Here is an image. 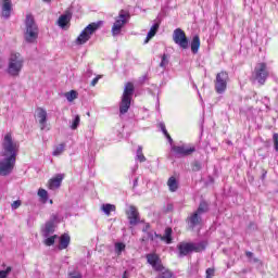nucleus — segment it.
Here are the masks:
<instances>
[{
	"mask_svg": "<svg viewBox=\"0 0 278 278\" xmlns=\"http://www.w3.org/2000/svg\"><path fill=\"white\" fill-rule=\"evenodd\" d=\"M101 210H102V212H104V214L106 216H110V214H112V212H116V205H114V204H102Z\"/></svg>",
	"mask_w": 278,
	"mask_h": 278,
	"instance_id": "nucleus-26",
	"label": "nucleus"
},
{
	"mask_svg": "<svg viewBox=\"0 0 278 278\" xmlns=\"http://www.w3.org/2000/svg\"><path fill=\"white\" fill-rule=\"evenodd\" d=\"M79 123H81V117H79V115H75L70 126L71 129H77V127H79Z\"/></svg>",
	"mask_w": 278,
	"mask_h": 278,
	"instance_id": "nucleus-30",
	"label": "nucleus"
},
{
	"mask_svg": "<svg viewBox=\"0 0 278 278\" xmlns=\"http://www.w3.org/2000/svg\"><path fill=\"white\" fill-rule=\"evenodd\" d=\"M125 243L123 242H117L115 243V253L116 255H121L123 253V251H125Z\"/></svg>",
	"mask_w": 278,
	"mask_h": 278,
	"instance_id": "nucleus-33",
	"label": "nucleus"
},
{
	"mask_svg": "<svg viewBox=\"0 0 278 278\" xmlns=\"http://www.w3.org/2000/svg\"><path fill=\"white\" fill-rule=\"evenodd\" d=\"M26 30L24 33V38L26 40V42L34 45V42H36V40H38V25L36 24V21H34V16L33 15H27L26 16Z\"/></svg>",
	"mask_w": 278,
	"mask_h": 278,
	"instance_id": "nucleus-3",
	"label": "nucleus"
},
{
	"mask_svg": "<svg viewBox=\"0 0 278 278\" xmlns=\"http://www.w3.org/2000/svg\"><path fill=\"white\" fill-rule=\"evenodd\" d=\"M138 168V165L135 167L134 173H136V169Z\"/></svg>",
	"mask_w": 278,
	"mask_h": 278,
	"instance_id": "nucleus-51",
	"label": "nucleus"
},
{
	"mask_svg": "<svg viewBox=\"0 0 278 278\" xmlns=\"http://www.w3.org/2000/svg\"><path fill=\"white\" fill-rule=\"evenodd\" d=\"M229 81V74L225 71L217 73L215 79V92L217 94H225L227 90V83Z\"/></svg>",
	"mask_w": 278,
	"mask_h": 278,
	"instance_id": "nucleus-9",
	"label": "nucleus"
},
{
	"mask_svg": "<svg viewBox=\"0 0 278 278\" xmlns=\"http://www.w3.org/2000/svg\"><path fill=\"white\" fill-rule=\"evenodd\" d=\"M160 128H161L162 132L164 134V136H168V130H166V125H164V123L160 124Z\"/></svg>",
	"mask_w": 278,
	"mask_h": 278,
	"instance_id": "nucleus-42",
	"label": "nucleus"
},
{
	"mask_svg": "<svg viewBox=\"0 0 278 278\" xmlns=\"http://www.w3.org/2000/svg\"><path fill=\"white\" fill-rule=\"evenodd\" d=\"M268 66L266 63H257L254 68V77L261 86H264L266 84V79H268Z\"/></svg>",
	"mask_w": 278,
	"mask_h": 278,
	"instance_id": "nucleus-11",
	"label": "nucleus"
},
{
	"mask_svg": "<svg viewBox=\"0 0 278 278\" xmlns=\"http://www.w3.org/2000/svg\"><path fill=\"white\" fill-rule=\"evenodd\" d=\"M62 181H64V174H56L49 180L48 188L50 190H58L62 186Z\"/></svg>",
	"mask_w": 278,
	"mask_h": 278,
	"instance_id": "nucleus-18",
	"label": "nucleus"
},
{
	"mask_svg": "<svg viewBox=\"0 0 278 278\" xmlns=\"http://www.w3.org/2000/svg\"><path fill=\"white\" fill-rule=\"evenodd\" d=\"M65 98L67 99V101H70V103L75 101V99H77V91L72 90L70 92H66Z\"/></svg>",
	"mask_w": 278,
	"mask_h": 278,
	"instance_id": "nucleus-32",
	"label": "nucleus"
},
{
	"mask_svg": "<svg viewBox=\"0 0 278 278\" xmlns=\"http://www.w3.org/2000/svg\"><path fill=\"white\" fill-rule=\"evenodd\" d=\"M1 16L2 18H10L12 16L13 4L12 0H0Z\"/></svg>",
	"mask_w": 278,
	"mask_h": 278,
	"instance_id": "nucleus-16",
	"label": "nucleus"
},
{
	"mask_svg": "<svg viewBox=\"0 0 278 278\" xmlns=\"http://www.w3.org/2000/svg\"><path fill=\"white\" fill-rule=\"evenodd\" d=\"M177 249L179 251V257H186V255H190V253H201V251H205V244L203 242H180Z\"/></svg>",
	"mask_w": 278,
	"mask_h": 278,
	"instance_id": "nucleus-4",
	"label": "nucleus"
},
{
	"mask_svg": "<svg viewBox=\"0 0 278 278\" xmlns=\"http://www.w3.org/2000/svg\"><path fill=\"white\" fill-rule=\"evenodd\" d=\"M146 260L150 266H152L153 270H156V273H161L164 270V265H162V260H160V256L155 253H150L146 255Z\"/></svg>",
	"mask_w": 278,
	"mask_h": 278,
	"instance_id": "nucleus-14",
	"label": "nucleus"
},
{
	"mask_svg": "<svg viewBox=\"0 0 278 278\" xmlns=\"http://www.w3.org/2000/svg\"><path fill=\"white\" fill-rule=\"evenodd\" d=\"M12 273V267H7V270H0V278H8V275Z\"/></svg>",
	"mask_w": 278,
	"mask_h": 278,
	"instance_id": "nucleus-37",
	"label": "nucleus"
},
{
	"mask_svg": "<svg viewBox=\"0 0 278 278\" xmlns=\"http://www.w3.org/2000/svg\"><path fill=\"white\" fill-rule=\"evenodd\" d=\"M50 203H53V200H50Z\"/></svg>",
	"mask_w": 278,
	"mask_h": 278,
	"instance_id": "nucleus-52",
	"label": "nucleus"
},
{
	"mask_svg": "<svg viewBox=\"0 0 278 278\" xmlns=\"http://www.w3.org/2000/svg\"><path fill=\"white\" fill-rule=\"evenodd\" d=\"M200 48H201V38H199V36L195 35L192 38V41H191V51H192V53H194V54L199 53Z\"/></svg>",
	"mask_w": 278,
	"mask_h": 278,
	"instance_id": "nucleus-22",
	"label": "nucleus"
},
{
	"mask_svg": "<svg viewBox=\"0 0 278 278\" xmlns=\"http://www.w3.org/2000/svg\"><path fill=\"white\" fill-rule=\"evenodd\" d=\"M45 3H51V0H42Z\"/></svg>",
	"mask_w": 278,
	"mask_h": 278,
	"instance_id": "nucleus-50",
	"label": "nucleus"
},
{
	"mask_svg": "<svg viewBox=\"0 0 278 278\" xmlns=\"http://www.w3.org/2000/svg\"><path fill=\"white\" fill-rule=\"evenodd\" d=\"M71 21L70 14H63L59 17V27H64L65 25H68V22Z\"/></svg>",
	"mask_w": 278,
	"mask_h": 278,
	"instance_id": "nucleus-27",
	"label": "nucleus"
},
{
	"mask_svg": "<svg viewBox=\"0 0 278 278\" xmlns=\"http://www.w3.org/2000/svg\"><path fill=\"white\" fill-rule=\"evenodd\" d=\"M214 268H207L206 269V278H213L214 277Z\"/></svg>",
	"mask_w": 278,
	"mask_h": 278,
	"instance_id": "nucleus-41",
	"label": "nucleus"
},
{
	"mask_svg": "<svg viewBox=\"0 0 278 278\" xmlns=\"http://www.w3.org/2000/svg\"><path fill=\"white\" fill-rule=\"evenodd\" d=\"M66 149V143H61V144H59V146H55L54 147V150H53V152H52V155L54 156V157H58V156H60V155H62L63 153H64V150Z\"/></svg>",
	"mask_w": 278,
	"mask_h": 278,
	"instance_id": "nucleus-25",
	"label": "nucleus"
},
{
	"mask_svg": "<svg viewBox=\"0 0 278 278\" xmlns=\"http://www.w3.org/2000/svg\"><path fill=\"white\" fill-rule=\"evenodd\" d=\"M165 137L167 138L168 142H173V138L170 137V135L167 132V135H165Z\"/></svg>",
	"mask_w": 278,
	"mask_h": 278,
	"instance_id": "nucleus-46",
	"label": "nucleus"
},
{
	"mask_svg": "<svg viewBox=\"0 0 278 278\" xmlns=\"http://www.w3.org/2000/svg\"><path fill=\"white\" fill-rule=\"evenodd\" d=\"M55 238H58V236H51V237H46L45 240V245L46 247H53V244H55Z\"/></svg>",
	"mask_w": 278,
	"mask_h": 278,
	"instance_id": "nucleus-35",
	"label": "nucleus"
},
{
	"mask_svg": "<svg viewBox=\"0 0 278 278\" xmlns=\"http://www.w3.org/2000/svg\"><path fill=\"white\" fill-rule=\"evenodd\" d=\"M21 205H22L21 200H16V201H14V202L11 204V208H12V210H18Z\"/></svg>",
	"mask_w": 278,
	"mask_h": 278,
	"instance_id": "nucleus-39",
	"label": "nucleus"
},
{
	"mask_svg": "<svg viewBox=\"0 0 278 278\" xmlns=\"http://www.w3.org/2000/svg\"><path fill=\"white\" fill-rule=\"evenodd\" d=\"M99 29V24L91 23L85 29L79 34V36L76 38L75 43L76 45H86L88 40L92 37V34H94Z\"/></svg>",
	"mask_w": 278,
	"mask_h": 278,
	"instance_id": "nucleus-8",
	"label": "nucleus"
},
{
	"mask_svg": "<svg viewBox=\"0 0 278 278\" xmlns=\"http://www.w3.org/2000/svg\"><path fill=\"white\" fill-rule=\"evenodd\" d=\"M167 186L170 192H177V189L179 188V182H177V178H175V176H172L167 180Z\"/></svg>",
	"mask_w": 278,
	"mask_h": 278,
	"instance_id": "nucleus-24",
	"label": "nucleus"
},
{
	"mask_svg": "<svg viewBox=\"0 0 278 278\" xmlns=\"http://www.w3.org/2000/svg\"><path fill=\"white\" fill-rule=\"evenodd\" d=\"M127 218L129 220V225H138L140 223V213L138 212V208L134 205L128 206V210L126 211Z\"/></svg>",
	"mask_w": 278,
	"mask_h": 278,
	"instance_id": "nucleus-15",
	"label": "nucleus"
},
{
	"mask_svg": "<svg viewBox=\"0 0 278 278\" xmlns=\"http://www.w3.org/2000/svg\"><path fill=\"white\" fill-rule=\"evenodd\" d=\"M149 229H151V225L147 224L143 229H142V232L143 233H148L149 232Z\"/></svg>",
	"mask_w": 278,
	"mask_h": 278,
	"instance_id": "nucleus-45",
	"label": "nucleus"
},
{
	"mask_svg": "<svg viewBox=\"0 0 278 278\" xmlns=\"http://www.w3.org/2000/svg\"><path fill=\"white\" fill-rule=\"evenodd\" d=\"M25 66V59L18 52H12L8 60L7 74L9 77H21Z\"/></svg>",
	"mask_w": 278,
	"mask_h": 278,
	"instance_id": "nucleus-1",
	"label": "nucleus"
},
{
	"mask_svg": "<svg viewBox=\"0 0 278 278\" xmlns=\"http://www.w3.org/2000/svg\"><path fill=\"white\" fill-rule=\"evenodd\" d=\"M191 168L194 173H198V170L201 168V163H199V161H194L192 164H191Z\"/></svg>",
	"mask_w": 278,
	"mask_h": 278,
	"instance_id": "nucleus-38",
	"label": "nucleus"
},
{
	"mask_svg": "<svg viewBox=\"0 0 278 278\" xmlns=\"http://www.w3.org/2000/svg\"><path fill=\"white\" fill-rule=\"evenodd\" d=\"M156 278H173V273H170V270L168 269H164L162 271H160L159 276Z\"/></svg>",
	"mask_w": 278,
	"mask_h": 278,
	"instance_id": "nucleus-34",
	"label": "nucleus"
},
{
	"mask_svg": "<svg viewBox=\"0 0 278 278\" xmlns=\"http://www.w3.org/2000/svg\"><path fill=\"white\" fill-rule=\"evenodd\" d=\"M70 278H81V275L77 271L70 273Z\"/></svg>",
	"mask_w": 278,
	"mask_h": 278,
	"instance_id": "nucleus-43",
	"label": "nucleus"
},
{
	"mask_svg": "<svg viewBox=\"0 0 278 278\" xmlns=\"http://www.w3.org/2000/svg\"><path fill=\"white\" fill-rule=\"evenodd\" d=\"M99 79H101V76H97L91 80V86H96L97 84H99Z\"/></svg>",
	"mask_w": 278,
	"mask_h": 278,
	"instance_id": "nucleus-44",
	"label": "nucleus"
},
{
	"mask_svg": "<svg viewBox=\"0 0 278 278\" xmlns=\"http://www.w3.org/2000/svg\"><path fill=\"white\" fill-rule=\"evenodd\" d=\"M135 160L138 162H147V156L142 153V146L138 147Z\"/></svg>",
	"mask_w": 278,
	"mask_h": 278,
	"instance_id": "nucleus-28",
	"label": "nucleus"
},
{
	"mask_svg": "<svg viewBox=\"0 0 278 278\" xmlns=\"http://www.w3.org/2000/svg\"><path fill=\"white\" fill-rule=\"evenodd\" d=\"M54 232H55V222L53 220L47 222L42 229L43 238H49V236H52V233Z\"/></svg>",
	"mask_w": 278,
	"mask_h": 278,
	"instance_id": "nucleus-20",
	"label": "nucleus"
},
{
	"mask_svg": "<svg viewBox=\"0 0 278 278\" xmlns=\"http://www.w3.org/2000/svg\"><path fill=\"white\" fill-rule=\"evenodd\" d=\"M123 278H129V277L127 276V271H124Z\"/></svg>",
	"mask_w": 278,
	"mask_h": 278,
	"instance_id": "nucleus-49",
	"label": "nucleus"
},
{
	"mask_svg": "<svg viewBox=\"0 0 278 278\" xmlns=\"http://www.w3.org/2000/svg\"><path fill=\"white\" fill-rule=\"evenodd\" d=\"M146 233H147V237L142 238V242H147V240H151L153 242V240H155V238H157V237H155L156 232H154V235L151 231L146 232Z\"/></svg>",
	"mask_w": 278,
	"mask_h": 278,
	"instance_id": "nucleus-36",
	"label": "nucleus"
},
{
	"mask_svg": "<svg viewBox=\"0 0 278 278\" xmlns=\"http://www.w3.org/2000/svg\"><path fill=\"white\" fill-rule=\"evenodd\" d=\"M129 12L125 10H121L118 16L115 18V22L111 28L112 36H121V31H123V27L129 23Z\"/></svg>",
	"mask_w": 278,
	"mask_h": 278,
	"instance_id": "nucleus-7",
	"label": "nucleus"
},
{
	"mask_svg": "<svg viewBox=\"0 0 278 278\" xmlns=\"http://www.w3.org/2000/svg\"><path fill=\"white\" fill-rule=\"evenodd\" d=\"M38 197L40 198L42 203H47V201H49V192H47V190L45 189L38 190Z\"/></svg>",
	"mask_w": 278,
	"mask_h": 278,
	"instance_id": "nucleus-29",
	"label": "nucleus"
},
{
	"mask_svg": "<svg viewBox=\"0 0 278 278\" xmlns=\"http://www.w3.org/2000/svg\"><path fill=\"white\" fill-rule=\"evenodd\" d=\"M157 29H160V23H155L152 25V27L150 28L147 38L144 40V45H147V42H149V40H151V38H153L155 36V34H157Z\"/></svg>",
	"mask_w": 278,
	"mask_h": 278,
	"instance_id": "nucleus-23",
	"label": "nucleus"
},
{
	"mask_svg": "<svg viewBox=\"0 0 278 278\" xmlns=\"http://www.w3.org/2000/svg\"><path fill=\"white\" fill-rule=\"evenodd\" d=\"M131 97H134V84L127 83L119 104L121 114H127V112H129V108H131Z\"/></svg>",
	"mask_w": 278,
	"mask_h": 278,
	"instance_id": "nucleus-6",
	"label": "nucleus"
},
{
	"mask_svg": "<svg viewBox=\"0 0 278 278\" xmlns=\"http://www.w3.org/2000/svg\"><path fill=\"white\" fill-rule=\"evenodd\" d=\"M70 244H71V236H68L67 233L62 235L59 242V250L64 251V249H68Z\"/></svg>",
	"mask_w": 278,
	"mask_h": 278,
	"instance_id": "nucleus-21",
	"label": "nucleus"
},
{
	"mask_svg": "<svg viewBox=\"0 0 278 278\" xmlns=\"http://www.w3.org/2000/svg\"><path fill=\"white\" fill-rule=\"evenodd\" d=\"M245 255H247V257H253V253L252 252H247Z\"/></svg>",
	"mask_w": 278,
	"mask_h": 278,
	"instance_id": "nucleus-48",
	"label": "nucleus"
},
{
	"mask_svg": "<svg viewBox=\"0 0 278 278\" xmlns=\"http://www.w3.org/2000/svg\"><path fill=\"white\" fill-rule=\"evenodd\" d=\"M172 151L176 157H188L197 151V148L192 144L173 146Z\"/></svg>",
	"mask_w": 278,
	"mask_h": 278,
	"instance_id": "nucleus-12",
	"label": "nucleus"
},
{
	"mask_svg": "<svg viewBox=\"0 0 278 278\" xmlns=\"http://www.w3.org/2000/svg\"><path fill=\"white\" fill-rule=\"evenodd\" d=\"M168 62H170V56L168 54H163L160 63L161 68H166Z\"/></svg>",
	"mask_w": 278,
	"mask_h": 278,
	"instance_id": "nucleus-31",
	"label": "nucleus"
},
{
	"mask_svg": "<svg viewBox=\"0 0 278 278\" xmlns=\"http://www.w3.org/2000/svg\"><path fill=\"white\" fill-rule=\"evenodd\" d=\"M273 140H274V149L275 151H278V134H274Z\"/></svg>",
	"mask_w": 278,
	"mask_h": 278,
	"instance_id": "nucleus-40",
	"label": "nucleus"
},
{
	"mask_svg": "<svg viewBox=\"0 0 278 278\" xmlns=\"http://www.w3.org/2000/svg\"><path fill=\"white\" fill-rule=\"evenodd\" d=\"M173 40L175 45H178L180 49L188 48V38L186 37V33L181 28H176L173 34Z\"/></svg>",
	"mask_w": 278,
	"mask_h": 278,
	"instance_id": "nucleus-13",
	"label": "nucleus"
},
{
	"mask_svg": "<svg viewBox=\"0 0 278 278\" xmlns=\"http://www.w3.org/2000/svg\"><path fill=\"white\" fill-rule=\"evenodd\" d=\"M138 186V178H135L134 180V188H136Z\"/></svg>",
	"mask_w": 278,
	"mask_h": 278,
	"instance_id": "nucleus-47",
	"label": "nucleus"
},
{
	"mask_svg": "<svg viewBox=\"0 0 278 278\" xmlns=\"http://www.w3.org/2000/svg\"><path fill=\"white\" fill-rule=\"evenodd\" d=\"M155 238H159L166 244H173V228H166L164 236L155 233Z\"/></svg>",
	"mask_w": 278,
	"mask_h": 278,
	"instance_id": "nucleus-19",
	"label": "nucleus"
},
{
	"mask_svg": "<svg viewBox=\"0 0 278 278\" xmlns=\"http://www.w3.org/2000/svg\"><path fill=\"white\" fill-rule=\"evenodd\" d=\"M2 157L0 160V177H8V175H12L14 166H16V160L7 156Z\"/></svg>",
	"mask_w": 278,
	"mask_h": 278,
	"instance_id": "nucleus-10",
	"label": "nucleus"
},
{
	"mask_svg": "<svg viewBox=\"0 0 278 278\" xmlns=\"http://www.w3.org/2000/svg\"><path fill=\"white\" fill-rule=\"evenodd\" d=\"M36 121H38L40 129H47V110L38 108L36 110Z\"/></svg>",
	"mask_w": 278,
	"mask_h": 278,
	"instance_id": "nucleus-17",
	"label": "nucleus"
},
{
	"mask_svg": "<svg viewBox=\"0 0 278 278\" xmlns=\"http://www.w3.org/2000/svg\"><path fill=\"white\" fill-rule=\"evenodd\" d=\"M207 210V202L202 201L198 210L193 214H191L187 219L190 229H194V227L201 226V223H203V214H205Z\"/></svg>",
	"mask_w": 278,
	"mask_h": 278,
	"instance_id": "nucleus-5",
	"label": "nucleus"
},
{
	"mask_svg": "<svg viewBox=\"0 0 278 278\" xmlns=\"http://www.w3.org/2000/svg\"><path fill=\"white\" fill-rule=\"evenodd\" d=\"M20 147L21 146L18 144V141H15L12 138V134L8 132L7 135H4L2 139L1 156L9 157L11 160H16Z\"/></svg>",
	"mask_w": 278,
	"mask_h": 278,
	"instance_id": "nucleus-2",
	"label": "nucleus"
}]
</instances>
